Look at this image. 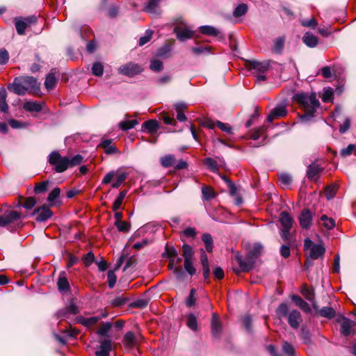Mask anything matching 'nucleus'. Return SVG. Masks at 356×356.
I'll return each instance as SVG.
<instances>
[{
  "label": "nucleus",
  "mask_w": 356,
  "mask_h": 356,
  "mask_svg": "<svg viewBox=\"0 0 356 356\" xmlns=\"http://www.w3.org/2000/svg\"><path fill=\"white\" fill-rule=\"evenodd\" d=\"M293 98L305 111V113L300 116V121L302 122L310 121L314 118L316 108L320 106L316 93L300 92L296 94Z\"/></svg>",
  "instance_id": "obj_1"
},
{
  "label": "nucleus",
  "mask_w": 356,
  "mask_h": 356,
  "mask_svg": "<svg viewBox=\"0 0 356 356\" xmlns=\"http://www.w3.org/2000/svg\"><path fill=\"white\" fill-rule=\"evenodd\" d=\"M48 161L57 172H63L70 168L80 165L83 156L80 154L72 157L62 156L58 152H52L49 155Z\"/></svg>",
  "instance_id": "obj_2"
},
{
  "label": "nucleus",
  "mask_w": 356,
  "mask_h": 356,
  "mask_svg": "<svg viewBox=\"0 0 356 356\" xmlns=\"http://www.w3.org/2000/svg\"><path fill=\"white\" fill-rule=\"evenodd\" d=\"M263 248L260 243H254L248 250L245 259L239 252L235 254V259L241 271L249 272L254 268L257 259L262 254Z\"/></svg>",
  "instance_id": "obj_3"
},
{
  "label": "nucleus",
  "mask_w": 356,
  "mask_h": 356,
  "mask_svg": "<svg viewBox=\"0 0 356 356\" xmlns=\"http://www.w3.org/2000/svg\"><path fill=\"white\" fill-rule=\"evenodd\" d=\"M38 88L39 83L37 79L29 76L16 77L13 82L8 86V89L17 95H24L31 90Z\"/></svg>",
  "instance_id": "obj_4"
},
{
  "label": "nucleus",
  "mask_w": 356,
  "mask_h": 356,
  "mask_svg": "<svg viewBox=\"0 0 356 356\" xmlns=\"http://www.w3.org/2000/svg\"><path fill=\"white\" fill-rule=\"evenodd\" d=\"M183 254L182 256L184 257V270L185 273H188L191 277H193L196 274V268L193 264L194 259V250L192 247L184 243L182 245Z\"/></svg>",
  "instance_id": "obj_5"
},
{
  "label": "nucleus",
  "mask_w": 356,
  "mask_h": 356,
  "mask_svg": "<svg viewBox=\"0 0 356 356\" xmlns=\"http://www.w3.org/2000/svg\"><path fill=\"white\" fill-rule=\"evenodd\" d=\"M22 213L14 210H8L2 216H0V227H7L10 232H14L21 227L19 224L17 226H12L11 224L20 220Z\"/></svg>",
  "instance_id": "obj_6"
},
{
  "label": "nucleus",
  "mask_w": 356,
  "mask_h": 356,
  "mask_svg": "<svg viewBox=\"0 0 356 356\" xmlns=\"http://www.w3.org/2000/svg\"><path fill=\"white\" fill-rule=\"evenodd\" d=\"M143 71V67L137 63L129 62L126 63L118 68V72L120 74L133 77L139 74Z\"/></svg>",
  "instance_id": "obj_7"
},
{
  "label": "nucleus",
  "mask_w": 356,
  "mask_h": 356,
  "mask_svg": "<svg viewBox=\"0 0 356 356\" xmlns=\"http://www.w3.org/2000/svg\"><path fill=\"white\" fill-rule=\"evenodd\" d=\"M229 188V195L235 197L234 204L239 206L243 203V200L241 196L242 187L236 186L232 179H224Z\"/></svg>",
  "instance_id": "obj_8"
},
{
  "label": "nucleus",
  "mask_w": 356,
  "mask_h": 356,
  "mask_svg": "<svg viewBox=\"0 0 356 356\" xmlns=\"http://www.w3.org/2000/svg\"><path fill=\"white\" fill-rule=\"evenodd\" d=\"M342 322L340 327V332L344 337H349L356 333V323L353 321L341 316Z\"/></svg>",
  "instance_id": "obj_9"
},
{
  "label": "nucleus",
  "mask_w": 356,
  "mask_h": 356,
  "mask_svg": "<svg viewBox=\"0 0 356 356\" xmlns=\"http://www.w3.org/2000/svg\"><path fill=\"white\" fill-rule=\"evenodd\" d=\"M211 330L212 337L216 340H220L222 327L218 315L215 313L212 314Z\"/></svg>",
  "instance_id": "obj_10"
},
{
  "label": "nucleus",
  "mask_w": 356,
  "mask_h": 356,
  "mask_svg": "<svg viewBox=\"0 0 356 356\" xmlns=\"http://www.w3.org/2000/svg\"><path fill=\"white\" fill-rule=\"evenodd\" d=\"M134 170L131 168H120L116 170L108 172L104 178H126L128 176H134Z\"/></svg>",
  "instance_id": "obj_11"
},
{
  "label": "nucleus",
  "mask_w": 356,
  "mask_h": 356,
  "mask_svg": "<svg viewBox=\"0 0 356 356\" xmlns=\"http://www.w3.org/2000/svg\"><path fill=\"white\" fill-rule=\"evenodd\" d=\"M170 261L168 264V268L172 270L175 278L177 281L181 282L186 280V274L185 273L183 267L181 266H175V258L169 259Z\"/></svg>",
  "instance_id": "obj_12"
},
{
  "label": "nucleus",
  "mask_w": 356,
  "mask_h": 356,
  "mask_svg": "<svg viewBox=\"0 0 356 356\" xmlns=\"http://www.w3.org/2000/svg\"><path fill=\"white\" fill-rule=\"evenodd\" d=\"M312 218L313 216L310 209L304 208L298 217L300 227L302 229H309L312 225Z\"/></svg>",
  "instance_id": "obj_13"
},
{
  "label": "nucleus",
  "mask_w": 356,
  "mask_h": 356,
  "mask_svg": "<svg viewBox=\"0 0 356 356\" xmlns=\"http://www.w3.org/2000/svg\"><path fill=\"white\" fill-rule=\"evenodd\" d=\"M140 338H142L140 335L137 336L132 331H128L123 336L122 341L127 348L131 349L138 346Z\"/></svg>",
  "instance_id": "obj_14"
},
{
  "label": "nucleus",
  "mask_w": 356,
  "mask_h": 356,
  "mask_svg": "<svg viewBox=\"0 0 356 356\" xmlns=\"http://www.w3.org/2000/svg\"><path fill=\"white\" fill-rule=\"evenodd\" d=\"M58 290L61 293H67L71 291L70 285L67 277L66 273H60L57 280Z\"/></svg>",
  "instance_id": "obj_15"
},
{
  "label": "nucleus",
  "mask_w": 356,
  "mask_h": 356,
  "mask_svg": "<svg viewBox=\"0 0 356 356\" xmlns=\"http://www.w3.org/2000/svg\"><path fill=\"white\" fill-rule=\"evenodd\" d=\"M200 261L202 268V273L204 282L207 284L210 283V267L208 257L203 249L200 255Z\"/></svg>",
  "instance_id": "obj_16"
},
{
  "label": "nucleus",
  "mask_w": 356,
  "mask_h": 356,
  "mask_svg": "<svg viewBox=\"0 0 356 356\" xmlns=\"http://www.w3.org/2000/svg\"><path fill=\"white\" fill-rule=\"evenodd\" d=\"M250 67L253 70V74H266L268 72L270 68V64L268 62H259L257 60H252L250 62Z\"/></svg>",
  "instance_id": "obj_17"
},
{
  "label": "nucleus",
  "mask_w": 356,
  "mask_h": 356,
  "mask_svg": "<svg viewBox=\"0 0 356 356\" xmlns=\"http://www.w3.org/2000/svg\"><path fill=\"white\" fill-rule=\"evenodd\" d=\"M100 346L99 350L95 351L96 356H109L112 350V341L108 339H104L99 341Z\"/></svg>",
  "instance_id": "obj_18"
},
{
  "label": "nucleus",
  "mask_w": 356,
  "mask_h": 356,
  "mask_svg": "<svg viewBox=\"0 0 356 356\" xmlns=\"http://www.w3.org/2000/svg\"><path fill=\"white\" fill-rule=\"evenodd\" d=\"M302 321L300 312L297 309L291 311L288 316V323L293 329H298Z\"/></svg>",
  "instance_id": "obj_19"
},
{
  "label": "nucleus",
  "mask_w": 356,
  "mask_h": 356,
  "mask_svg": "<svg viewBox=\"0 0 356 356\" xmlns=\"http://www.w3.org/2000/svg\"><path fill=\"white\" fill-rule=\"evenodd\" d=\"M54 215L53 211L49 209V207L44 204L41 205V211L39 214L35 217V220L38 222H45L49 218H51Z\"/></svg>",
  "instance_id": "obj_20"
},
{
  "label": "nucleus",
  "mask_w": 356,
  "mask_h": 356,
  "mask_svg": "<svg viewBox=\"0 0 356 356\" xmlns=\"http://www.w3.org/2000/svg\"><path fill=\"white\" fill-rule=\"evenodd\" d=\"M174 32L176 33L177 38L181 41H185L193 36V31L188 27L181 28L176 26L174 29Z\"/></svg>",
  "instance_id": "obj_21"
},
{
  "label": "nucleus",
  "mask_w": 356,
  "mask_h": 356,
  "mask_svg": "<svg viewBox=\"0 0 356 356\" xmlns=\"http://www.w3.org/2000/svg\"><path fill=\"white\" fill-rule=\"evenodd\" d=\"M37 200L35 197L30 196L24 197L23 196H19V202L17 207H22L26 210L32 209L36 204Z\"/></svg>",
  "instance_id": "obj_22"
},
{
  "label": "nucleus",
  "mask_w": 356,
  "mask_h": 356,
  "mask_svg": "<svg viewBox=\"0 0 356 356\" xmlns=\"http://www.w3.org/2000/svg\"><path fill=\"white\" fill-rule=\"evenodd\" d=\"M287 111L284 106H278L274 108L267 117V121L272 122L275 119L284 117L286 115Z\"/></svg>",
  "instance_id": "obj_23"
},
{
  "label": "nucleus",
  "mask_w": 356,
  "mask_h": 356,
  "mask_svg": "<svg viewBox=\"0 0 356 356\" xmlns=\"http://www.w3.org/2000/svg\"><path fill=\"white\" fill-rule=\"evenodd\" d=\"M291 299L293 302L305 313H312V309L309 304L305 302L300 296L292 295Z\"/></svg>",
  "instance_id": "obj_24"
},
{
  "label": "nucleus",
  "mask_w": 356,
  "mask_h": 356,
  "mask_svg": "<svg viewBox=\"0 0 356 356\" xmlns=\"http://www.w3.org/2000/svg\"><path fill=\"white\" fill-rule=\"evenodd\" d=\"M44 103L36 101H26L23 104V108L28 112L40 113L43 108Z\"/></svg>",
  "instance_id": "obj_25"
},
{
  "label": "nucleus",
  "mask_w": 356,
  "mask_h": 356,
  "mask_svg": "<svg viewBox=\"0 0 356 356\" xmlns=\"http://www.w3.org/2000/svg\"><path fill=\"white\" fill-rule=\"evenodd\" d=\"M323 170V167L322 164L316 161L312 163H311L307 171L308 178H313L316 175H320L321 172Z\"/></svg>",
  "instance_id": "obj_26"
},
{
  "label": "nucleus",
  "mask_w": 356,
  "mask_h": 356,
  "mask_svg": "<svg viewBox=\"0 0 356 356\" xmlns=\"http://www.w3.org/2000/svg\"><path fill=\"white\" fill-rule=\"evenodd\" d=\"M160 0H149L147 5L144 8V10L147 13L156 16L160 15L159 9V3Z\"/></svg>",
  "instance_id": "obj_27"
},
{
  "label": "nucleus",
  "mask_w": 356,
  "mask_h": 356,
  "mask_svg": "<svg viewBox=\"0 0 356 356\" xmlns=\"http://www.w3.org/2000/svg\"><path fill=\"white\" fill-rule=\"evenodd\" d=\"M325 248L323 244H316L310 249L309 257L312 259H317L323 257Z\"/></svg>",
  "instance_id": "obj_28"
},
{
  "label": "nucleus",
  "mask_w": 356,
  "mask_h": 356,
  "mask_svg": "<svg viewBox=\"0 0 356 356\" xmlns=\"http://www.w3.org/2000/svg\"><path fill=\"white\" fill-rule=\"evenodd\" d=\"M200 31L204 35L209 36H216L220 38H224L223 35L217 29L212 26H201L200 27Z\"/></svg>",
  "instance_id": "obj_29"
},
{
  "label": "nucleus",
  "mask_w": 356,
  "mask_h": 356,
  "mask_svg": "<svg viewBox=\"0 0 356 356\" xmlns=\"http://www.w3.org/2000/svg\"><path fill=\"white\" fill-rule=\"evenodd\" d=\"M280 222L283 229H291L293 219L287 211H282L280 215Z\"/></svg>",
  "instance_id": "obj_30"
},
{
  "label": "nucleus",
  "mask_w": 356,
  "mask_h": 356,
  "mask_svg": "<svg viewBox=\"0 0 356 356\" xmlns=\"http://www.w3.org/2000/svg\"><path fill=\"white\" fill-rule=\"evenodd\" d=\"M339 187V186L337 183H332L325 186L324 193L327 200H331L334 197Z\"/></svg>",
  "instance_id": "obj_31"
},
{
  "label": "nucleus",
  "mask_w": 356,
  "mask_h": 356,
  "mask_svg": "<svg viewBox=\"0 0 356 356\" xmlns=\"http://www.w3.org/2000/svg\"><path fill=\"white\" fill-rule=\"evenodd\" d=\"M49 185L50 181L48 179L35 183L33 192L35 195L44 194L49 190Z\"/></svg>",
  "instance_id": "obj_32"
},
{
  "label": "nucleus",
  "mask_w": 356,
  "mask_h": 356,
  "mask_svg": "<svg viewBox=\"0 0 356 356\" xmlns=\"http://www.w3.org/2000/svg\"><path fill=\"white\" fill-rule=\"evenodd\" d=\"M303 42L309 47L313 48L318 43V38L310 32H307L302 37Z\"/></svg>",
  "instance_id": "obj_33"
},
{
  "label": "nucleus",
  "mask_w": 356,
  "mask_h": 356,
  "mask_svg": "<svg viewBox=\"0 0 356 356\" xmlns=\"http://www.w3.org/2000/svg\"><path fill=\"white\" fill-rule=\"evenodd\" d=\"M186 326L193 332L198 331L197 318L193 313H190L186 316Z\"/></svg>",
  "instance_id": "obj_34"
},
{
  "label": "nucleus",
  "mask_w": 356,
  "mask_h": 356,
  "mask_svg": "<svg viewBox=\"0 0 356 356\" xmlns=\"http://www.w3.org/2000/svg\"><path fill=\"white\" fill-rule=\"evenodd\" d=\"M285 42V38L284 36H280L275 38L273 41V46L272 51L273 53L280 54L283 49Z\"/></svg>",
  "instance_id": "obj_35"
},
{
  "label": "nucleus",
  "mask_w": 356,
  "mask_h": 356,
  "mask_svg": "<svg viewBox=\"0 0 356 356\" xmlns=\"http://www.w3.org/2000/svg\"><path fill=\"white\" fill-rule=\"evenodd\" d=\"M336 316V311L331 307H323L318 312V316L324 317L327 319H332Z\"/></svg>",
  "instance_id": "obj_36"
},
{
  "label": "nucleus",
  "mask_w": 356,
  "mask_h": 356,
  "mask_svg": "<svg viewBox=\"0 0 356 356\" xmlns=\"http://www.w3.org/2000/svg\"><path fill=\"white\" fill-rule=\"evenodd\" d=\"M112 326L113 324L111 322L103 323L102 326L98 329L96 333L100 337L110 339V335L108 334V332L111 329Z\"/></svg>",
  "instance_id": "obj_37"
},
{
  "label": "nucleus",
  "mask_w": 356,
  "mask_h": 356,
  "mask_svg": "<svg viewBox=\"0 0 356 356\" xmlns=\"http://www.w3.org/2000/svg\"><path fill=\"white\" fill-rule=\"evenodd\" d=\"M100 319L99 316H92L90 318H84L83 316H79L76 318V321L81 325L89 327L96 324Z\"/></svg>",
  "instance_id": "obj_38"
},
{
  "label": "nucleus",
  "mask_w": 356,
  "mask_h": 356,
  "mask_svg": "<svg viewBox=\"0 0 356 356\" xmlns=\"http://www.w3.org/2000/svg\"><path fill=\"white\" fill-rule=\"evenodd\" d=\"M60 194V189L58 187L54 188L49 194L47 197V202L49 203V206L52 207L56 205L57 199L59 197Z\"/></svg>",
  "instance_id": "obj_39"
},
{
  "label": "nucleus",
  "mask_w": 356,
  "mask_h": 356,
  "mask_svg": "<svg viewBox=\"0 0 356 356\" xmlns=\"http://www.w3.org/2000/svg\"><path fill=\"white\" fill-rule=\"evenodd\" d=\"M159 127V122L156 120L146 121L142 125V127L145 129L150 134L156 132Z\"/></svg>",
  "instance_id": "obj_40"
},
{
  "label": "nucleus",
  "mask_w": 356,
  "mask_h": 356,
  "mask_svg": "<svg viewBox=\"0 0 356 356\" xmlns=\"http://www.w3.org/2000/svg\"><path fill=\"white\" fill-rule=\"evenodd\" d=\"M160 162L163 167L169 168L175 165L176 159L173 154H167L160 159Z\"/></svg>",
  "instance_id": "obj_41"
},
{
  "label": "nucleus",
  "mask_w": 356,
  "mask_h": 356,
  "mask_svg": "<svg viewBox=\"0 0 356 356\" xmlns=\"http://www.w3.org/2000/svg\"><path fill=\"white\" fill-rule=\"evenodd\" d=\"M289 307L287 303L282 302L277 307L275 312L279 319H282V318L288 317L289 316Z\"/></svg>",
  "instance_id": "obj_42"
},
{
  "label": "nucleus",
  "mask_w": 356,
  "mask_h": 356,
  "mask_svg": "<svg viewBox=\"0 0 356 356\" xmlns=\"http://www.w3.org/2000/svg\"><path fill=\"white\" fill-rule=\"evenodd\" d=\"M202 241L204 242L206 250L211 252L213 248V240L212 236L209 233H204L202 235Z\"/></svg>",
  "instance_id": "obj_43"
},
{
  "label": "nucleus",
  "mask_w": 356,
  "mask_h": 356,
  "mask_svg": "<svg viewBox=\"0 0 356 356\" xmlns=\"http://www.w3.org/2000/svg\"><path fill=\"white\" fill-rule=\"evenodd\" d=\"M178 256V252L175 248L172 245L170 246L166 243L165 246V250L162 253V257L168 259L175 258Z\"/></svg>",
  "instance_id": "obj_44"
},
{
  "label": "nucleus",
  "mask_w": 356,
  "mask_h": 356,
  "mask_svg": "<svg viewBox=\"0 0 356 356\" xmlns=\"http://www.w3.org/2000/svg\"><path fill=\"white\" fill-rule=\"evenodd\" d=\"M7 92L4 88L0 89V109L3 113L8 110V105L6 103Z\"/></svg>",
  "instance_id": "obj_45"
},
{
  "label": "nucleus",
  "mask_w": 356,
  "mask_h": 356,
  "mask_svg": "<svg viewBox=\"0 0 356 356\" xmlns=\"http://www.w3.org/2000/svg\"><path fill=\"white\" fill-rule=\"evenodd\" d=\"M202 193L203 198L207 201H209L216 197V193L214 192L213 189L208 186H202Z\"/></svg>",
  "instance_id": "obj_46"
},
{
  "label": "nucleus",
  "mask_w": 356,
  "mask_h": 356,
  "mask_svg": "<svg viewBox=\"0 0 356 356\" xmlns=\"http://www.w3.org/2000/svg\"><path fill=\"white\" fill-rule=\"evenodd\" d=\"M197 290L194 288H192L190 290L189 294L186 299L185 300V305L187 307H193L195 305L196 303V294Z\"/></svg>",
  "instance_id": "obj_47"
},
{
  "label": "nucleus",
  "mask_w": 356,
  "mask_h": 356,
  "mask_svg": "<svg viewBox=\"0 0 356 356\" xmlns=\"http://www.w3.org/2000/svg\"><path fill=\"white\" fill-rule=\"evenodd\" d=\"M127 193V190H123L119 193L118 196L117 197V198L115 199V200L114 201V202L113 204V206H112L113 211H117L120 208V206H121Z\"/></svg>",
  "instance_id": "obj_48"
},
{
  "label": "nucleus",
  "mask_w": 356,
  "mask_h": 356,
  "mask_svg": "<svg viewBox=\"0 0 356 356\" xmlns=\"http://www.w3.org/2000/svg\"><path fill=\"white\" fill-rule=\"evenodd\" d=\"M302 295L309 302H313L315 299V293L314 289H309L306 285H304L301 290Z\"/></svg>",
  "instance_id": "obj_49"
},
{
  "label": "nucleus",
  "mask_w": 356,
  "mask_h": 356,
  "mask_svg": "<svg viewBox=\"0 0 356 356\" xmlns=\"http://www.w3.org/2000/svg\"><path fill=\"white\" fill-rule=\"evenodd\" d=\"M129 300V298L122 296H116L111 300V305L114 307H121L124 305Z\"/></svg>",
  "instance_id": "obj_50"
},
{
  "label": "nucleus",
  "mask_w": 356,
  "mask_h": 356,
  "mask_svg": "<svg viewBox=\"0 0 356 356\" xmlns=\"http://www.w3.org/2000/svg\"><path fill=\"white\" fill-rule=\"evenodd\" d=\"M56 83V79L53 73H49L45 79L44 85L47 90H51L53 89Z\"/></svg>",
  "instance_id": "obj_51"
},
{
  "label": "nucleus",
  "mask_w": 356,
  "mask_h": 356,
  "mask_svg": "<svg viewBox=\"0 0 356 356\" xmlns=\"http://www.w3.org/2000/svg\"><path fill=\"white\" fill-rule=\"evenodd\" d=\"M138 123L136 120L122 121L119 123V127L123 131L129 130L134 128Z\"/></svg>",
  "instance_id": "obj_52"
},
{
  "label": "nucleus",
  "mask_w": 356,
  "mask_h": 356,
  "mask_svg": "<svg viewBox=\"0 0 356 356\" xmlns=\"http://www.w3.org/2000/svg\"><path fill=\"white\" fill-rule=\"evenodd\" d=\"M148 303L147 300L139 298L131 302L129 306L131 308L144 309L148 305Z\"/></svg>",
  "instance_id": "obj_53"
},
{
  "label": "nucleus",
  "mask_w": 356,
  "mask_h": 356,
  "mask_svg": "<svg viewBox=\"0 0 356 356\" xmlns=\"http://www.w3.org/2000/svg\"><path fill=\"white\" fill-rule=\"evenodd\" d=\"M248 11V6L245 3H241L238 5L233 12V15L235 17H239L244 15Z\"/></svg>",
  "instance_id": "obj_54"
},
{
  "label": "nucleus",
  "mask_w": 356,
  "mask_h": 356,
  "mask_svg": "<svg viewBox=\"0 0 356 356\" xmlns=\"http://www.w3.org/2000/svg\"><path fill=\"white\" fill-rule=\"evenodd\" d=\"M28 26V22L24 19H17L15 21V28L19 35L24 34L25 30Z\"/></svg>",
  "instance_id": "obj_55"
},
{
  "label": "nucleus",
  "mask_w": 356,
  "mask_h": 356,
  "mask_svg": "<svg viewBox=\"0 0 356 356\" xmlns=\"http://www.w3.org/2000/svg\"><path fill=\"white\" fill-rule=\"evenodd\" d=\"M334 91L331 88H325L322 95L323 102H330L333 99Z\"/></svg>",
  "instance_id": "obj_56"
},
{
  "label": "nucleus",
  "mask_w": 356,
  "mask_h": 356,
  "mask_svg": "<svg viewBox=\"0 0 356 356\" xmlns=\"http://www.w3.org/2000/svg\"><path fill=\"white\" fill-rule=\"evenodd\" d=\"M115 225L120 232L127 233L131 229V224L126 221L115 222Z\"/></svg>",
  "instance_id": "obj_57"
},
{
  "label": "nucleus",
  "mask_w": 356,
  "mask_h": 356,
  "mask_svg": "<svg viewBox=\"0 0 356 356\" xmlns=\"http://www.w3.org/2000/svg\"><path fill=\"white\" fill-rule=\"evenodd\" d=\"M282 350L284 354L288 356H295L296 350L293 345L287 341H284L282 344Z\"/></svg>",
  "instance_id": "obj_58"
},
{
  "label": "nucleus",
  "mask_w": 356,
  "mask_h": 356,
  "mask_svg": "<svg viewBox=\"0 0 356 356\" xmlns=\"http://www.w3.org/2000/svg\"><path fill=\"white\" fill-rule=\"evenodd\" d=\"M108 285L110 289H113L116 284L117 277L115 270H109L107 273Z\"/></svg>",
  "instance_id": "obj_59"
},
{
  "label": "nucleus",
  "mask_w": 356,
  "mask_h": 356,
  "mask_svg": "<svg viewBox=\"0 0 356 356\" xmlns=\"http://www.w3.org/2000/svg\"><path fill=\"white\" fill-rule=\"evenodd\" d=\"M149 68L154 72H160L163 68V63L156 59L151 60Z\"/></svg>",
  "instance_id": "obj_60"
},
{
  "label": "nucleus",
  "mask_w": 356,
  "mask_h": 356,
  "mask_svg": "<svg viewBox=\"0 0 356 356\" xmlns=\"http://www.w3.org/2000/svg\"><path fill=\"white\" fill-rule=\"evenodd\" d=\"M356 149V145L350 144L346 148L342 149L340 151V155L342 157H346L350 156Z\"/></svg>",
  "instance_id": "obj_61"
},
{
  "label": "nucleus",
  "mask_w": 356,
  "mask_h": 356,
  "mask_svg": "<svg viewBox=\"0 0 356 356\" xmlns=\"http://www.w3.org/2000/svg\"><path fill=\"white\" fill-rule=\"evenodd\" d=\"M204 164L211 171H216L218 170L217 162L211 158H206L204 160Z\"/></svg>",
  "instance_id": "obj_62"
},
{
  "label": "nucleus",
  "mask_w": 356,
  "mask_h": 356,
  "mask_svg": "<svg viewBox=\"0 0 356 356\" xmlns=\"http://www.w3.org/2000/svg\"><path fill=\"white\" fill-rule=\"evenodd\" d=\"M92 74L95 76H102L104 72V67L102 63L99 62L95 63L92 67Z\"/></svg>",
  "instance_id": "obj_63"
},
{
  "label": "nucleus",
  "mask_w": 356,
  "mask_h": 356,
  "mask_svg": "<svg viewBox=\"0 0 356 356\" xmlns=\"http://www.w3.org/2000/svg\"><path fill=\"white\" fill-rule=\"evenodd\" d=\"M243 325L248 333L252 332V320L250 316H245L242 320Z\"/></svg>",
  "instance_id": "obj_64"
}]
</instances>
